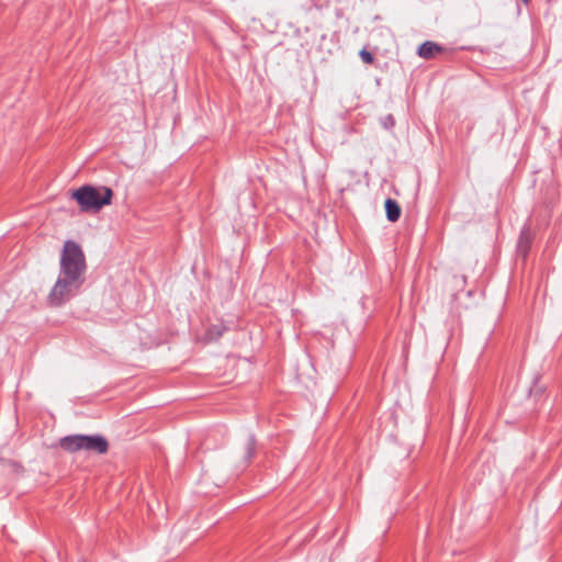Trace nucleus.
<instances>
[{
	"instance_id": "f257e3e1",
	"label": "nucleus",
	"mask_w": 562,
	"mask_h": 562,
	"mask_svg": "<svg viewBox=\"0 0 562 562\" xmlns=\"http://www.w3.org/2000/svg\"><path fill=\"white\" fill-rule=\"evenodd\" d=\"M86 270V257L81 247L74 240L65 241L59 274L47 296L48 305L59 307L76 296L85 283Z\"/></svg>"
},
{
	"instance_id": "f03ea898",
	"label": "nucleus",
	"mask_w": 562,
	"mask_h": 562,
	"mask_svg": "<svg viewBox=\"0 0 562 562\" xmlns=\"http://www.w3.org/2000/svg\"><path fill=\"white\" fill-rule=\"evenodd\" d=\"M113 190L109 187L83 184L71 192V198L78 203L83 213H98L104 206L110 205L113 199Z\"/></svg>"
},
{
	"instance_id": "7ed1b4c3",
	"label": "nucleus",
	"mask_w": 562,
	"mask_h": 562,
	"mask_svg": "<svg viewBox=\"0 0 562 562\" xmlns=\"http://www.w3.org/2000/svg\"><path fill=\"white\" fill-rule=\"evenodd\" d=\"M59 447L70 453L86 450L104 454L109 450V442L101 435H69L59 439Z\"/></svg>"
},
{
	"instance_id": "20e7f679",
	"label": "nucleus",
	"mask_w": 562,
	"mask_h": 562,
	"mask_svg": "<svg viewBox=\"0 0 562 562\" xmlns=\"http://www.w3.org/2000/svg\"><path fill=\"white\" fill-rule=\"evenodd\" d=\"M532 243V234L528 227H524L520 232L518 243H517V251L522 257H526Z\"/></svg>"
},
{
	"instance_id": "39448f33",
	"label": "nucleus",
	"mask_w": 562,
	"mask_h": 562,
	"mask_svg": "<svg viewBox=\"0 0 562 562\" xmlns=\"http://www.w3.org/2000/svg\"><path fill=\"white\" fill-rule=\"evenodd\" d=\"M443 47L437 43L426 41L418 47L417 54L424 59H431L437 53H441Z\"/></svg>"
},
{
	"instance_id": "423d86ee",
	"label": "nucleus",
	"mask_w": 562,
	"mask_h": 562,
	"mask_svg": "<svg viewBox=\"0 0 562 562\" xmlns=\"http://www.w3.org/2000/svg\"><path fill=\"white\" fill-rule=\"evenodd\" d=\"M384 207H385L386 218L390 222L394 223V222L398 221L402 211H401L398 203L395 200H393L391 198L386 199L385 203H384Z\"/></svg>"
},
{
	"instance_id": "0eeeda50",
	"label": "nucleus",
	"mask_w": 562,
	"mask_h": 562,
	"mask_svg": "<svg viewBox=\"0 0 562 562\" xmlns=\"http://www.w3.org/2000/svg\"><path fill=\"white\" fill-rule=\"evenodd\" d=\"M257 449V442L254 435H249L245 448H244V460L246 463H249L254 458Z\"/></svg>"
},
{
	"instance_id": "6e6552de",
	"label": "nucleus",
	"mask_w": 562,
	"mask_h": 562,
	"mask_svg": "<svg viewBox=\"0 0 562 562\" xmlns=\"http://www.w3.org/2000/svg\"><path fill=\"white\" fill-rule=\"evenodd\" d=\"M227 330V327L223 324H213L206 330V338L209 340H217Z\"/></svg>"
},
{
	"instance_id": "1a4fd4ad",
	"label": "nucleus",
	"mask_w": 562,
	"mask_h": 562,
	"mask_svg": "<svg viewBox=\"0 0 562 562\" xmlns=\"http://www.w3.org/2000/svg\"><path fill=\"white\" fill-rule=\"evenodd\" d=\"M380 123L385 130H390V128L394 127L395 119L392 114H387V115L381 117Z\"/></svg>"
},
{
	"instance_id": "9d476101",
	"label": "nucleus",
	"mask_w": 562,
	"mask_h": 562,
	"mask_svg": "<svg viewBox=\"0 0 562 562\" xmlns=\"http://www.w3.org/2000/svg\"><path fill=\"white\" fill-rule=\"evenodd\" d=\"M359 55H360L362 61L366 64H372L374 60L373 55L364 48L360 50Z\"/></svg>"
},
{
	"instance_id": "9b49d317",
	"label": "nucleus",
	"mask_w": 562,
	"mask_h": 562,
	"mask_svg": "<svg viewBox=\"0 0 562 562\" xmlns=\"http://www.w3.org/2000/svg\"><path fill=\"white\" fill-rule=\"evenodd\" d=\"M525 4H528L530 0H522Z\"/></svg>"
},
{
	"instance_id": "f8f14e48",
	"label": "nucleus",
	"mask_w": 562,
	"mask_h": 562,
	"mask_svg": "<svg viewBox=\"0 0 562 562\" xmlns=\"http://www.w3.org/2000/svg\"><path fill=\"white\" fill-rule=\"evenodd\" d=\"M1 460H2V459L0 458V461H1Z\"/></svg>"
}]
</instances>
